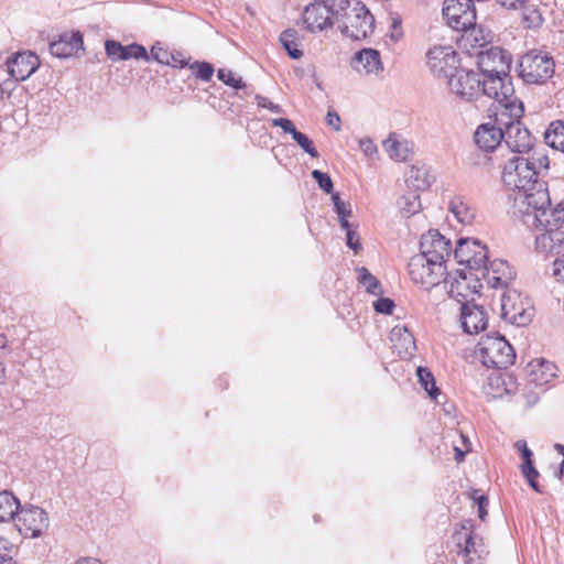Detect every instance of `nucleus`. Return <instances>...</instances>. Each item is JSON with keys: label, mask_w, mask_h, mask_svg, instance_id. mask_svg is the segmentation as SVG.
Returning a JSON list of instances; mask_svg holds the SVG:
<instances>
[{"label": "nucleus", "mask_w": 564, "mask_h": 564, "mask_svg": "<svg viewBox=\"0 0 564 564\" xmlns=\"http://www.w3.org/2000/svg\"><path fill=\"white\" fill-rule=\"evenodd\" d=\"M335 22L346 36L359 41L368 37L375 28V18L357 0H335Z\"/></svg>", "instance_id": "nucleus-1"}, {"label": "nucleus", "mask_w": 564, "mask_h": 564, "mask_svg": "<svg viewBox=\"0 0 564 564\" xmlns=\"http://www.w3.org/2000/svg\"><path fill=\"white\" fill-rule=\"evenodd\" d=\"M523 112L522 101H513L505 109L496 111V122L505 127V143L514 155L529 153L535 142V138L521 122Z\"/></svg>", "instance_id": "nucleus-2"}, {"label": "nucleus", "mask_w": 564, "mask_h": 564, "mask_svg": "<svg viewBox=\"0 0 564 564\" xmlns=\"http://www.w3.org/2000/svg\"><path fill=\"white\" fill-rule=\"evenodd\" d=\"M530 194H521L513 198L510 214L523 224L535 228L551 227V198L547 186Z\"/></svg>", "instance_id": "nucleus-3"}, {"label": "nucleus", "mask_w": 564, "mask_h": 564, "mask_svg": "<svg viewBox=\"0 0 564 564\" xmlns=\"http://www.w3.org/2000/svg\"><path fill=\"white\" fill-rule=\"evenodd\" d=\"M501 180L510 189L517 191L513 198L521 194H530L540 191V185L545 188L547 185L540 178V172L529 158L513 155L508 159L502 169Z\"/></svg>", "instance_id": "nucleus-4"}, {"label": "nucleus", "mask_w": 564, "mask_h": 564, "mask_svg": "<svg viewBox=\"0 0 564 564\" xmlns=\"http://www.w3.org/2000/svg\"><path fill=\"white\" fill-rule=\"evenodd\" d=\"M475 352L481 364L488 368L506 369L516 359L512 346L498 334L481 337Z\"/></svg>", "instance_id": "nucleus-5"}, {"label": "nucleus", "mask_w": 564, "mask_h": 564, "mask_svg": "<svg viewBox=\"0 0 564 564\" xmlns=\"http://www.w3.org/2000/svg\"><path fill=\"white\" fill-rule=\"evenodd\" d=\"M409 275L412 282L423 290H431L438 285L445 273L446 265L435 260H429L425 256L415 254L408 263Z\"/></svg>", "instance_id": "nucleus-6"}, {"label": "nucleus", "mask_w": 564, "mask_h": 564, "mask_svg": "<svg viewBox=\"0 0 564 564\" xmlns=\"http://www.w3.org/2000/svg\"><path fill=\"white\" fill-rule=\"evenodd\" d=\"M554 61L547 54L531 51L519 63V75L527 84H543L554 74Z\"/></svg>", "instance_id": "nucleus-7"}, {"label": "nucleus", "mask_w": 564, "mask_h": 564, "mask_svg": "<svg viewBox=\"0 0 564 564\" xmlns=\"http://www.w3.org/2000/svg\"><path fill=\"white\" fill-rule=\"evenodd\" d=\"M501 317L513 325L525 326L534 315L533 306L528 297L514 289H507L500 299Z\"/></svg>", "instance_id": "nucleus-8"}, {"label": "nucleus", "mask_w": 564, "mask_h": 564, "mask_svg": "<svg viewBox=\"0 0 564 564\" xmlns=\"http://www.w3.org/2000/svg\"><path fill=\"white\" fill-rule=\"evenodd\" d=\"M480 93L497 102L496 111L505 109L513 101H521L514 97V89L509 73H506V75L482 74V79H480Z\"/></svg>", "instance_id": "nucleus-9"}, {"label": "nucleus", "mask_w": 564, "mask_h": 564, "mask_svg": "<svg viewBox=\"0 0 564 564\" xmlns=\"http://www.w3.org/2000/svg\"><path fill=\"white\" fill-rule=\"evenodd\" d=\"M14 524L23 536L36 539L48 529L50 519L45 510L26 503L18 512Z\"/></svg>", "instance_id": "nucleus-10"}, {"label": "nucleus", "mask_w": 564, "mask_h": 564, "mask_svg": "<svg viewBox=\"0 0 564 564\" xmlns=\"http://www.w3.org/2000/svg\"><path fill=\"white\" fill-rule=\"evenodd\" d=\"M442 12L447 25L456 31H467L476 23L473 0H445Z\"/></svg>", "instance_id": "nucleus-11"}, {"label": "nucleus", "mask_w": 564, "mask_h": 564, "mask_svg": "<svg viewBox=\"0 0 564 564\" xmlns=\"http://www.w3.org/2000/svg\"><path fill=\"white\" fill-rule=\"evenodd\" d=\"M335 0H316L303 12V23L310 32H321L335 22Z\"/></svg>", "instance_id": "nucleus-12"}, {"label": "nucleus", "mask_w": 564, "mask_h": 564, "mask_svg": "<svg viewBox=\"0 0 564 564\" xmlns=\"http://www.w3.org/2000/svg\"><path fill=\"white\" fill-rule=\"evenodd\" d=\"M454 258L459 264L479 271L481 268H487L488 250L477 239L460 238L454 250Z\"/></svg>", "instance_id": "nucleus-13"}, {"label": "nucleus", "mask_w": 564, "mask_h": 564, "mask_svg": "<svg viewBox=\"0 0 564 564\" xmlns=\"http://www.w3.org/2000/svg\"><path fill=\"white\" fill-rule=\"evenodd\" d=\"M457 53L448 45L430 48L426 53V64L430 70L440 78H448L458 69Z\"/></svg>", "instance_id": "nucleus-14"}, {"label": "nucleus", "mask_w": 564, "mask_h": 564, "mask_svg": "<svg viewBox=\"0 0 564 564\" xmlns=\"http://www.w3.org/2000/svg\"><path fill=\"white\" fill-rule=\"evenodd\" d=\"M475 56L481 74L506 75L510 70L511 55L501 47L491 45L486 50H478Z\"/></svg>", "instance_id": "nucleus-15"}, {"label": "nucleus", "mask_w": 564, "mask_h": 564, "mask_svg": "<svg viewBox=\"0 0 564 564\" xmlns=\"http://www.w3.org/2000/svg\"><path fill=\"white\" fill-rule=\"evenodd\" d=\"M451 241L442 236L437 230L430 229L422 235L420 240V253L429 260H435L440 264L446 265V260L451 257Z\"/></svg>", "instance_id": "nucleus-16"}, {"label": "nucleus", "mask_w": 564, "mask_h": 564, "mask_svg": "<svg viewBox=\"0 0 564 564\" xmlns=\"http://www.w3.org/2000/svg\"><path fill=\"white\" fill-rule=\"evenodd\" d=\"M447 79L451 91L462 99L471 100L480 93L479 75L473 70L458 68Z\"/></svg>", "instance_id": "nucleus-17"}, {"label": "nucleus", "mask_w": 564, "mask_h": 564, "mask_svg": "<svg viewBox=\"0 0 564 564\" xmlns=\"http://www.w3.org/2000/svg\"><path fill=\"white\" fill-rule=\"evenodd\" d=\"M40 66V59L32 52L17 53L7 62L8 73L15 82L29 78Z\"/></svg>", "instance_id": "nucleus-18"}, {"label": "nucleus", "mask_w": 564, "mask_h": 564, "mask_svg": "<svg viewBox=\"0 0 564 564\" xmlns=\"http://www.w3.org/2000/svg\"><path fill=\"white\" fill-rule=\"evenodd\" d=\"M462 327L467 334H478L487 326L488 318L482 306L465 302L460 307Z\"/></svg>", "instance_id": "nucleus-19"}, {"label": "nucleus", "mask_w": 564, "mask_h": 564, "mask_svg": "<svg viewBox=\"0 0 564 564\" xmlns=\"http://www.w3.org/2000/svg\"><path fill=\"white\" fill-rule=\"evenodd\" d=\"M105 50L107 56L112 62L128 61L130 58L143 59L147 62L150 61V56L145 47L138 43H132L124 46L115 40H107L105 42Z\"/></svg>", "instance_id": "nucleus-20"}, {"label": "nucleus", "mask_w": 564, "mask_h": 564, "mask_svg": "<svg viewBox=\"0 0 564 564\" xmlns=\"http://www.w3.org/2000/svg\"><path fill=\"white\" fill-rule=\"evenodd\" d=\"M505 127L496 122L480 124L475 132V142L479 149L490 152L497 149L505 141Z\"/></svg>", "instance_id": "nucleus-21"}, {"label": "nucleus", "mask_w": 564, "mask_h": 564, "mask_svg": "<svg viewBox=\"0 0 564 564\" xmlns=\"http://www.w3.org/2000/svg\"><path fill=\"white\" fill-rule=\"evenodd\" d=\"M83 35L79 31L65 32L58 40L50 44V52L58 58H68L83 47Z\"/></svg>", "instance_id": "nucleus-22"}, {"label": "nucleus", "mask_w": 564, "mask_h": 564, "mask_svg": "<svg viewBox=\"0 0 564 564\" xmlns=\"http://www.w3.org/2000/svg\"><path fill=\"white\" fill-rule=\"evenodd\" d=\"M535 237V250L549 256L560 253L564 248V231L560 228H542Z\"/></svg>", "instance_id": "nucleus-23"}, {"label": "nucleus", "mask_w": 564, "mask_h": 564, "mask_svg": "<svg viewBox=\"0 0 564 564\" xmlns=\"http://www.w3.org/2000/svg\"><path fill=\"white\" fill-rule=\"evenodd\" d=\"M350 65L358 73L366 75H378L383 69L380 53L373 48H362L355 53Z\"/></svg>", "instance_id": "nucleus-24"}, {"label": "nucleus", "mask_w": 564, "mask_h": 564, "mask_svg": "<svg viewBox=\"0 0 564 564\" xmlns=\"http://www.w3.org/2000/svg\"><path fill=\"white\" fill-rule=\"evenodd\" d=\"M391 340L394 347L399 349L401 357L412 356L415 350V339L406 327H394L391 332Z\"/></svg>", "instance_id": "nucleus-25"}, {"label": "nucleus", "mask_w": 564, "mask_h": 564, "mask_svg": "<svg viewBox=\"0 0 564 564\" xmlns=\"http://www.w3.org/2000/svg\"><path fill=\"white\" fill-rule=\"evenodd\" d=\"M449 210L463 225H470L476 216V209L468 199L455 196L449 203Z\"/></svg>", "instance_id": "nucleus-26"}, {"label": "nucleus", "mask_w": 564, "mask_h": 564, "mask_svg": "<svg viewBox=\"0 0 564 564\" xmlns=\"http://www.w3.org/2000/svg\"><path fill=\"white\" fill-rule=\"evenodd\" d=\"M21 508L20 500L11 491H0V522L15 521Z\"/></svg>", "instance_id": "nucleus-27"}, {"label": "nucleus", "mask_w": 564, "mask_h": 564, "mask_svg": "<svg viewBox=\"0 0 564 564\" xmlns=\"http://www.w3.org/2000/svg\"><path fill=\"white\" fill-rule=\"evenodd\" d=\"M556 366L551 361H538L536 365H533V369L531 371L532 381L538 384L547 383L556 377Z\"/></svg>", "instance_id": "nucleus-28"}, {"label": "nucleus", "mask_w": 564, "mask_h": 564, "mask_svg": "<svg viewBox=\"0 0 564 564\" xmlns=\"http://www.w3.org/2000/svg\"><path fill=\"white\" fill-rule=\"evenodd\" d=\"M544 139L552 149L564 152V122H552L545 131Z\"/></svg>", "instance_id": "nucleus-29"}, {"label": "nucleus", "mask_w": 564, "mask_h": 564, "mask_svg": "<svg viewBox=\"0 0 564 564\" xmlns=\"http://www.w3.org/2000/svg\"><path fill=\"white\" fill-rule=\"evenodd\" d=\"M463 32H464L463 41L470 44V46L473 48H479V50L488 48L487 46L490 42L488 40V37L490 36V34L485 33V31L481 28L477 26L476 23L469 30L463 31Z\"/></svg>", "instance_id": "nucleus-30"}, {"label": "nucleus", "mask_w": 564, "mask_h": 564, "mask_svg": "<svg viewBox=\"0 0 564 564\" xmlns=\"http://www.w3.org/2000/svg\"><path fill=\"white\" fill-rule=\"evenodd\" d=\"M398 207L404 217H411L421 210L420 195L409 192L398 199Z\"/></svg>", "instance_id": "nucleus-31"}, {"label": "nucleus", "mask_w": 564, "mask_h": 564, "mask_svg": "<svg viewBox=\"0 0 564 564\" xmlns=\"http://www.w3.org/2000/svg\"><path fill=\"white\" fill-rule=\"evenodd\" d=\"M416 376L419 382L421 383L422 388L427 392L429 397L433 400H436L441 391L436 387L434 376L430 371V369L425 367H419L416 369Z\"/></svg>", "instance_id": "nucleus-32"}, {"label": "nucleus", "mask_w": 564, "mask_h": 564, "mask_svg": "<svg viewBox=\"0 0 564 564\" xmlns=\"http://www.w3.org/2000/svg\"><path fill=\"white\" fill-rule=\"evenodd\" d=\"M383 147L391 159L406 161L410 156V150L406 142H401L392 138L383 141Z\"/></svg>", "instance_id": "nucleus-33"}, {"label": "nucleus", "mask_w": 564, "mask_h": 564, "mask_svg": "<svg viewBox=\"0 0 564 564\" xmlns=\"http://www.w3.org/2000/svg\"><path fill=\"white\" fill-rule=\"evenodd\" d=\"M296 31L293 29H288L283 31L280 35V42L284 50L288 52V55L293 59H299L303 52L299 48L296 43Z\"/></svg>", "instance_id": "nucleus-34"}, {"label": "nucleus", "mask_w": 564, "mask_h": 564, "mask_svg": "<svg viewBox=\"0 0 564 564\" xmlns=\"http://www.w3.org/2000/svg\"><path fill=\"white\" fill-rule=\"evenodd\" d=\"M358 281L361 283L366 291L372 295H379L382 293L381 285L379 280L370 273V271L365 268H358Z\"/></svg>", "instance_id": "nucleus-35"}, {"label": "nucleus", "mask_w": 564, "mask_h": 564, "mask_svg": "<svg viewBox=\"0 0 564 564\" xmlns=\"http://www.w3.org/2000/svg\"><path fill=\"white\" fill-rule=\"evenodd\" d=\"M520 8L523 9V23L527 28L534 29L542 25V14L534 4L527 2Z\"/></svg>", "instance_id": "nucleus-36"}, {"label": "nucleus", "mask_w": 564, "mask_h": 564, "mask_svg": "<svg viewBox=\"0 0 564 564\" xmlns=\"http://www.w3.org/2000/svg\"><path fill=\"white\" fill-rule=\"evenodd\" d=\"M217 77L225 85L230 86L235 89H242L246 87V83L241 77H236L235 73L230 69L219 68L217 72Z\"/></svg>", "instance_id": "nucleus-37"}, {"label": "nucleus", "mask_w": 564, "mask_h": 564, "mask_svg": "<svg viewBox=\"0 0 564 564\" xmlns=\"http://www.w3.org/2000/svg\"><path fill=\"white\" fill-rule=\"evenodd\" d=\"M196 78L209 82L214 74V66L208 62H194L189 65Z\"/></svg>", "instance_id": "nucleus-38"}, {"label": "nucleus", "mask_w": 564, "mask_h": 564, "mask_svg": "<svg viewBox=\"0 0 564 564\" xmlns=\"http://www.w3.org/2000/svg\"><path fill=\"white\" fill-rule=\"evenodd\" d=\"M482 276L487 280L488 284L492 288L507 286L508 282L512 280V273L509 274H492L487 268H481Z\"/></svg>", "instance_id": "nucleus-39"}, {"label": "nucleus", "mask_w": 564, "mask_h": 564, "mask_svg": "<svg viewBox=\"0 0 564 564\" xmlns=\"http://www.w3.org/2000/svg\"><path fill=\"white\" fill-rule=\"evenodd\" d=\"M150 61L155 59L160 64L170 65L171 59H174V54L160 46L159 43L152 46L151 53L149 54Z\"/></svg>", "instance_id": "nucleus-40"}, {"label": "nucleus", "mask_w": 564, "mask_h": 564, "mask_svg": "<svg viewBox=\"0 0 564 564\" xmlns=\"http://www.w3.org/2000/svg\"><path fill=\"white\" fill-rule=\"evenodd\" d=\"M521 471L527 481L529 482L530 487L536 492H542L540 485L538 482L540 474L538 469L533 466V464L528 463L527 466H521Z\"/></svg>", "instance_id": "nucleus-41"}, {"label": "nucleus", "mask_w": 564, "mask_h": 564, "mask_svg": "<svg viewBox=\"0 0 564 564\" xmlns=\"http://www.w3.org/2000/svg\"><path fill=\"white\" fill-rule=\"evenodd\" d=\"M312 177L316 181L321 189H323L327 194H332L334 184L330 176L327 173L322 172L319 170H313Z\"/></svg>", "instance_id": "nucleus-42"}, {"label": "nucleus", "mask_w": 564, "mask_h": 564, "mask_svg": "<svg viewBox=\"0 0 564 564\" xmlns=\"http://www.w3.org/2000/svg\"><path fill=\"white\" fill-rule=\"evenodd\" d=\"M293 140L312 158L318 156V152L314 147L313 141L306 134L299 131Z\"/></svg>", "instance_id": "nucleus-43"}, {"label": "nucleus", "mask_w": 564, "mask_h": 564, "mask_svg": "<svg viewBox=\"0 0 564 564\" xmlns=\"http://www.w3.org/2000/svg\"><path fill=\"white\" fill-rule=\"evenodd\" d=\"M529 159L531 160V162H534V166H536V170L540 172V177L543 175V171H549L550 159L547 154L535 151Z\"/></svg>", "instance_id": "nucleus-44"}, {"label": "nucleus", "mask_w": 564, "mask_h": 564, "mask_svg": "<svg viewBox=\"0 0 564 564\" xmlns=\"http://www.w3.org/2000/svg\"><path fill=\"white\" fill-rule=\"evenodd\" d=\"M551 227L560 228L564 225V200L556 204L551 210Z\"/></svg>", "instance_id": "nucleus-45"}, {"label": "nucleus", "mask_w": 564, "mask_h": 564, "mask_svg": "<svg viewBox=\"0 0 564 564\" xmlns=\"http://www.w3.org/2000/svg\"><path fill=\"white\" fill-rule=\"evenodd\" d=\"M0 564H13L12 544L0 536Z\"/></svg>", "instance_id": "nucleus-46"}, {"label": "nucleus", "mask_w": 564, "mask_h": 564, "mask_svg": "<svg viewBox=\"0 0 564 564\" xmlns=\"http://www.w3.org/2000/svg\"><path fill=\"white\" fill-rule=\"evenodd\" d=\"M395 304L389 297H379L373 302V308L377 313L390 315L393 312Z\"/></svg>", "instance_id": "nucleus-47"}, {"label": "nucleus", "mask_w": 564, "mask_h": 564, "mask_svg": "<svg viewBox=\"0 0 564 564\" xmlns=\"http://www.w3.org/2000/svg\"><path fill=\"white\" fill-rule=\"evenodd\" d=\"M273 127H280L285 133H290L292 139L299 132L293 124L292 120L288 118H274L271 120Z\"/></svg>", "instance_id": "nucleus-48"}, {"label": "nucleus", "mask_w": 564, "mask_h": 564, "mask_svg": "<svg viewBox=\"0 0 564 564\" xmlns=\"http://www.w3.org/2000/svg\"><path fill=\"white\" fill-rule=\"evenodd\" d=\"M488 270L492 274H509L511 272L508 262L503 260L488 261Z\"/></svg>", "instance_id": "nucleus-49"}, {"label": "nucleus", "mask_w": 564, "mask_h": 564, "mask_svg": "<svg viewBox=\"0 0 564 564\" xmlns=\"http://www.w3.org/2000/svg\"><path fill=\"white\" fill-rule=\"evenodd\" d=\"M256 100H257V105L261 108H267L274 113L283 112V109L280 105L273 104L269 98H267L264 96L257 95Z\"/></svg>", "instance_id": "nucleus-50"}, {"label": "nucleus", "mask_w": 564, "mask_h": 564, "mask_svg": "<svg viewBox=\"0 0 564 564\" xmlns=\"http://www.w3.org/2000/svg\"><path fill=\"white\" fill-rule=\"evenodd\" d=\"M346 245L348 248L354 250L355 254H357L362 249L359 235L356 230L347 232Z\"/></svg>", "instance_id": "nucleus-51"}, {"label": "nucleus", "mask_w": 564, "mask_h": 564, "mask_svg": "<svg viewBox=\"0 0 564 564\" xmlns=\"http://www.w3.org/2000/svg\"><path fill=\"white\" fill-rule=\"evenodd\" d=\"M465 280V276L462 278V281L456 280L455 283L451 284L448 290L449 296L456 299L458 302H460V297L465 299L464 293L460 291V289L466 285Z\"/></svg>", "instance_id": "nucleus-52"}, {"label": "nucleus", "mask_w": 564, "mask_h": 564, "mask_svg": "<svg viewBox=\"0 0 564 564\" xmlns=\"http://www.w3.org/2000/svg\"><path fill=\"white\" fill-rule=\"evenodd\" d=\"M552 275L557 281H563L564 282V253L561 257H558L557 259L554 260Z\"/></svg>", "instance_id": "nucleus-53"}, {"label": "nucleus", "mask_w": 564, "mask_h": 564, "mask_svg": "<svg viewBox=\"0 0 564 564\" xmlns=\"http://www.w3.org/2000/svg\"><path fill=\"white\" fill-rule=\"evenodd\" d=\"M474 500L478 507V517L484 521L488 514L487 512V506H488V498L484 495L475 496Z\"/></svg>", "instance_id": "nucleus-54"}, {"label": "nucleus", "mask_w": 564, "mask_h": 564, "mask_svg": "<svg viewBox=\"0 0 564 564\" xmlns=\"http://www.w3.org/2000/svg\"><path fill=\"white\" fill-rule=\"evenodd\" d=\"M12 350V343L4 334H0V360L8 357Z\"/></svg>", "instance_id": "nucleus-55"}, {"label": "nucleus", "mask_w": 564, "mask_h": 564, "mask_svg": "<svg viewBox=\"0 0 564 564\" xmlns=\"http://www.w3.org/2000/svg\"><path fill=\"white\" fill-rule=\"evenodd\" d=\"M359 148L361 149V151L368 155V156H371L373 153L377 152V147L376 144L372 142L371 139L369 138H365V139H361L359 141Z\"/></svg>", "instance_id": "nucleus-56"}, {"label": "nucleus", "mask_w": 564, "mask_h": 564, "mask_svg": "<svg viewBox=\"0 0 564 564\" xmlns=\"http://www.w3.org/2000/svg\"><path fill=\"white\" fill-rule=\"evenodd\" d=\"M326 119L328 126L333 127L336 131L340 129V118L337 112L328 111Z\"/></svg>", "instance_id": "nucleus-57"}, {"label": "nucleus", "mask_w": 564, "mask_h": 564, "mask_svg": "<svg viewBox=\"0 0 564 564\" xmlns=\"http://www.w3.org/2000/svg\"><path fill=\"white\" fill-rule=\"evenodd\" d=\"M335 212L340 217H348L351 214L350 204L343 202L340 205L335 207Z\"/></svg>", "instance_id": "nucleus-58"}, {"label": "nucleus", "mask_w": 564, "mask_h": 564, "mask_svg": "<svg viewBox=\"0 0 564 564\" xmlns=\"http://www.w3.org/2000/svg\"><path fill=\"white\" fill-rule=\"evenodd\" d=\"M475 541H474V536H473V532H470L466 539H465V547H464V553L465 554H469L471 552H475Z\"/></svg>", "instance_id": "nucleus-59"}, {"label": "nucleus", "mask_w": 564, "mask_h": 564, "mask_svg": "<svg viewBox=\"0 0 564 564\" xmlns=\"http://www.w3.org/2000/svg\"><path fill=\"white\" fill-rule=\"evenodd\" d=\"M520 454H521V457H522V459H523V463H522V465H521V466H527V464H528V463H529V464H533V460H532V456H533V454H532V452L529 449V447H528V448H524L522 452H520Z\"/></svg>", "instance_id": "nucleus-60"}, {"label": "nucleus", "mask_w": 564, "mask_h": 564, "mask_svg": "<svg viewBox=\"0 0 564 564\" xmlns=\"http://www.w3.org/2000/svg\"><path fill=\"white\" fill-rule=\"evenodd\" d=\"M76 564H104V563L101 561H99L98 558L85 556V557H79L76 561Z\"/></svg>", "instance_id": "nucleus-61"}, {"label": "nucleus", "mask_w": 564, "mask_h": 564, "mask_svg": "<svg viewBox=\"0 0 564 564\" xmlns=\"http://www.w3.org/2000/svg\"><path fill=\"white\" fill-rule=\"evenodd\" d=\"M554 449H555L558 454L563 455V460H562V463H561V469H560V473H558V476L561 477V476H562V474H563V469H564V445L556 443V444L554 445Z\"/></svg>", "instance_id": "nucleus-62"}, {"label": "nucleus", "mask_w": 564, "mask_h": 564, "mask_svg": "<svg viewBox=\"0 0 564 564\" xmlns=\"http://www.w3.org/2000/svg\"><path fill=\"white\" fill-rule=\"evenodd\" d=\"M180 57H181L180 54L174 55V59H171V64L170 65H172L174 67H181V68L187 66V63L184 62L183 59H181Z\"/></svg>", "instance_id": "nucleus-63"}, {"label": "nucleus", "mask_w": 564, "mask_h": 564, "mask_svg": "<svg viewBox=\"0 0 564 564\" xmlns=\"http://www.w3.org/2000/svg\"><path fill=\"white\" fill-rule=\"evenodd\" d=\"M339 224H340V227L346 231V234L349 231H355V229L351 228V225L347 220V217H340Z\"/></svg>", "instance_id": "nucleus-64"}]
</instances>
